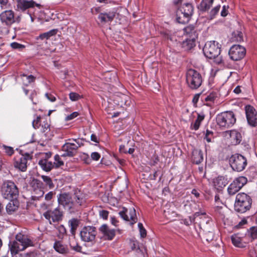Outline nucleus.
Segmentation results:
<instances>
[{
  "mask_svg": "<svg viewBox=\"0 0 257 257\" xmlns=\"http://www.w3.org/2000/svg\"><path fill=\"white\" fill-rule=\"evenodd\" d=\"M83 194L80 190L70 186H65V210L68 209L70 214L74 213L75 206L81 205Z\"/></svg>",
  "mask_w": 257,
  "mask_h": 257,
  "instance_id": "1",
  "label": "nucleus"
},
{
  "mask_svg": "<svg viewBox=\"0 0 257 257\" xmlns=\"http://www.w3.org/2000/svg\"><path fill=\"white\" fill-rule=\"evenodd\" d=\"M9 245L12 255L14 256L18 254L19 251L32 245V242L26 235L19 233L16 235V240L10 242Z\"/></svg>",
  "mask_w": 257,
  "mask_h": 257,
  "instance_id": "2",
  "label": "nucleus"
},
{
  "mask_svg": "<svg viewBox=\"0 0 257 257\" xmlns=\"http://www.w3.org/2000/svg\"><path fill=\"white\" fill-rule=\"evenodd\" d=\"M204 55L209 59H215V62L219 64L222 62V59L219 54L221 52V48L219 44L213 41L206 43L203 49Z\"/></svg>",
  "mask_w": 257,
  "mask_h": 257,
  "instance_id": "3",
  "label": "nucleus"
},
{
  "mask_svg": "<svg viewBox=\"0 0 257 257\" xmlns=\"http://www.w3.org/2000/svg\"><path fill=\"white\" fill-rule=\"evenodd\" d=\"M252 199L250 196L244 193H238L234 204V210L240 213H243L250 210Z\"/></svg>",
  "mask_w": 257,
  "mask_h": 257,
  "instance_id": "4",
  "label": "nucleus"
},
{
  "mask_svg": "<svg viewBox=\"0 0 257 257\" xmlns=\"http://www.w3.org/2000/svg\"><path fill=\"white\" fill-rule=\"evenodd\" d=\"M58 207L53 211H48L44 213L45 218L49 221L50 224L52 222L59 221L62 219L63 209L64 208V193H61L58 196Z\"/></svg>",
  "mask_w": 257,
  "mask_h": 257,
  "instance_id": "5",
  "label": "nucleus"
},
{
  "mask_svg": "<svg viewBox=\"0 0 257 257\" xmlns=\"http://www.w3.org/2000/svg\"><path fill=\"white\" fill-rule=\"evenodd\" d=\"M2 194L4 198L12 200L18 197L19 190L13 181L6 180L2 186Z\"/></svg>",
  "mask_w": 257,
  "mask_h": 257,
  "instance_id": "6",
  "label": "nucleus"
},
{
  "mask_svg": "<svg viewBox=\"0 0 257 257\" xmlns=\"http://www.w3.org/2000/svg\"><path fill=\"white\" fill-rule=\"evenodd\" d=\"M228 162L231 169L238 172L244 170L247 164L246 157L238 153L232 155L228 158Z\"/></svg>",
  "mask_w": 257,
  "mask_h": 257,
  "instance_id": "7",
  "label": "nucleus"
},
{
  "mask_svg": "<svg viewBox=\"0 0 257 257\" xmlns=\"http://www.w3.org/2000/svg\"><path fill=\"white\" fill-rule=\"evenodd\" d=\"M216 122L220 127L228 128L234 125L236 122L235 115L232 111H226L218 114L216 116Z\"/></svg>",
  "mask_w": 257,
  "mask_h": 257,
  "instance_id": "8",
  "label": "nucleus"
},
{
  "mask_svg": "<svg viewBox=\"0 0 257 257\" xmlns=\"http://www.w3.org/2000/svg\"><path fill=\"white\" fill-rule=\"evenodd\" d=\"M186 77L187 83L192 89H196L202 84V77L200 73L194 69H189L187 71Z\"/></svg>",
  "mask_w": 257,
  "mask_h": 257,
  "instance_id": "9",
  "label": "nucleus"
},
{
  "mask_svg": "<svg viewBox=\"0 0 257 257\" xmlns=\"http://www.w3.org/2000/svg\"><path fill=\"white\" fill-rule=\"evenodd\" d=\"M97 233V229L95 226H85L80 231V236L82 241L92 242L95 240Z\"/></svg>",
  "mask_w": 257,
  "mask_h": 257,
  "instance_id": "10",
  "label": "nucleus"
},
{
  "mask_svg": "<svg viewBox=\"0 0 257 257\" xmlns=\"http://www.w3.org/2000/svg\"><path fill=\"white\" fill-rule=\"evenodd\" d=\"M228 54L231 60L239 61L245 56L246 49L241 45H234L230 48Z\"/></svg>",
  "mask_w": 257,
  "mask_h": 257,
  "instance_id": "11",
  "label": "nucleus"
},
{
  "mask_svg": "<svg viewBox=\"0 0 257 257\" xmlns=\"http://www.w3.org/2000/svg\"><path fill=\"white\" fill-rule=\"evenodd\" d=\"M125 207H122V210L119 212L120 216L125 221H128L130 224L133 226L138 221V218L136 214V211L134 208H130L128 211Z\"/></svg>",
  "mask_w": 257,
  "mask_h": 257,
  "instance_id": "12",
  "label": "nucleus"
},
{
  "mask_svg": "<svg viewBox=\"0 0 257 257\" xmlns=\"http://www.w3.org/2000/svg\"><path fill=\"white\" fill-rule=\"evenodd\" d=\"M61 36V32L58 29H54L39 35L37 37V40L38 42L42 43V44H47L48 40L52 39L53 37H58L59 38Z\"/></svg>",
  "mask_w": 257,
  "mask_h": 257,
  "instance_id": "13",
  "label": "nucleus"
},
{
  "mask_svg": "<svg viewBox=\"0 0 257 257\" xmlns=\"http://www.w3.org/2000/svg\"><path fill=\"white\" fill-rule=\"evenodd\" d=\"M246 117L248 124L251 127L257 126V112L255 109L250 105L245 106Z\"/></svg>",
  "mask_w": 257,
  "mask_h": 257,
  "instance_id": "14",
  "label": "nucleus"
},
{
  "mask_svg": "<svg viewBox=\"0 0 257 257\" xmlns=\"http://www.w3.org/2000/svg\"><path fill=\"white\" fill-rule=\"evenodd\" d=\"M17 8L21 11H25L35 6L40 7V5L36 3L33 0H17Z\"/></svg>",
  "mask_w": 257,
  "mask_h": 257,
  "instance_id": "15",
  "label": "nucleus"
},
{
  "mask_svg": "<svg viewBox=\"0 0 257 257\" xmlns=\"http://www.w3.org/2000/svg\"><path fill=\"white\" fill-rule=\"evenodd\" d=\"M212 183L214 188L219 193L221 192L223 188L227 184V180L225 177L218 176L213 179Z\"/></svg>",
  "mask_w": 257,
  "mask_h": 257,
  "instance_id": "16",
  "label": "nucleus"
},
{
  "mask_svg": "<svg viewBox=\"0 0 257 257\" xmlns=\"http://www.w3.org/2000/svg\"><path fill=\"white\" fill-rule=\"evenodd\" d=\"M200 228L202 229L203 232L202 236V239L207 242H210L213 240L214 234L212 231V228L210 227H206L204 225L200 223Z\"/></svg>",
  "mask_w": 257,
  "mask_h": 257,
  "instance_id": "17",
  "label": "nucleus"
},
{
  "mask_svg": "<svg viewBox=\"0 0 257 257\" xmlns=\"http://www.w3.org/2000/svg\"><path fill=\"white\" fill-rule=\"evenodd\" d=\"M100 231L103 234L105 239L111 240L115 235V230L110 229L106 224H103L99 228Z\"/></svg>",
  "mask_w": 257,
  "mask_h": 257,
  "instance_id": "18",
  "label": "nucleus"
},
{
  "mask_svg": "<svg viewBox=\"0 0 257 257\" xmlns=\"http://www.w3.org/2000/svg\"><path fill=\"white\" fill-rule=\"evenodd\" d=\"M116 12L110 11L108 13H101L98 17V20L102 24L111 22L115 17Z\"/></svg>",
  "mask_w": 257,
  "mask_h": 257,
  "instance_id": "19",
  "label": "nucleus"
},
{
  "mask_svg": "<svg viewBox=\"0 0 257 257\" xmlns=\"http://www.w3.org/2000/svg\"><path fill=\"white\" fill-rule=\"evenodd\" d=\"M1 20L3 23L9 25L14 22V15L12 11H6L1 15Z\"/></svg>",
  "mask_w": 257,
  "mask_h": 257,
  "instance_id": "20",
  "label": "nucleus"
},
{
  "mask_svg": "<svg viewBox=\"0 0 257 257\" xmlns=\"http://www.w3.org/2000/svg\"><path fill=\"white\" fill-rule=\"evenodd\" d=\"M65 140V156L72 157L76 152L78 146L75 143H70Z\"/></svg>",
  "mask_w": 257,
  "mask_h": 257,
  "instance_id": "21",
  "label": "nucleus"
},
{
  "mask_svg": "<svg viewBox=\"0 0 257 257\" xmlns=\"http://www.w3.org/2000/svg\"><path fill=\"white\" fill-rule=\"evenodd\" d=\"M194 8L192 4L186 3L178 9L179 14H183L191 17L193 13Z\"/></svg>",
  "mask_w": 257,
  "mask_h": 257,
  "instance_id": "22",
  "label": "nucleus"
},
{
  "mask_svg": "<svg viewBox=\"0 0 257 257\" xmlns=\"http://www.w3.org/2000/svg\"><path fill=\"white\" fill-rule=\"evenodd\" d=\"M226 133L229 135L232 144L236 145L239 144L241 141V135L238 132L235 130H232L230 131H227Z\"/></svg>",
  "mask_w": 257,
  "mask_h": 257,
  "instance_id": "23",
  "label": "nucleus"
},
{
  "mask_svg": "<svg viewBox=\"0 0 257 257\" xmlns=\"http://www.w3.org/2000/svg\"><path fill=\"white\" fill-rule=\"evenodd\" d=\"M184 33L186 35H188L189 38L193 39H197L198 37V33L195 27L193 25H190L183 29Z\"/></svg>",
  "mask_w": 257,
  "mask_h": 257,
  "instance_id": "24",
  "label": "nucleus"
},
{
  "mask_svg": "<svg viewBox=\"0 0 257 257\" xmlns=\"http://www.w3.org/2000/svg\"><path fill=\"white\" fill-rule=\"evenodd\" d=\"M80 223V220L77 218H73L68 222L69 227L70 228V232L72 235H75L76 231Z\"/></svg>",
  "mask_w": 257,
  "mask_h": 257,
  "instance_id": "25",
  "label": "nucleus"
},
{
  "mask_svg": "<svg viewBox=\"0 0 257 257\" xmlns=\"http://www.w3.org/2000/svg\"><path fill=\"white\" fill-rule=\"evenodd\" d=\"M16 168L19 169L22 172H25L27 168V159L25 157H22L18 160L16 161L14 164Z\"/></svg>",
  "mask_w": 257,
  "mask_h": 257,
  "instance_id": "26",
  "label": "nucleus"
},
{
  "mask_svg": "<svg viewBox=\"0 0 257 257\" xmlns=\"http://www.w3.org/2000/svg\"><path fill=\"white\" fill-rule=\"evenodd\" d=\"M192 160L196 164L201 163L203 160L202 152L201 150H194L192 152Z\"/></svg>",
  "mask_w": 257,
  "mask_h": 257,
  "instance_id": "27",
  "label": "nucleus"
},
{
  "mask_svg": "<svg viewBox=\"0 0 257 257\" xmlns=\"http://www.w3.org/2000/svg\"><path fill=\"white\" fill-rule=\"evenodd\" d=\"M196 39L188 38L183 42L182 47L185 50L188 51L196 46L195 41Z\"/></svg>",
  "mask_w": 257,
  "mask_h": 257,
  "instance_id": "28",
  "label": "nucleus"
},
{
  "mask_svg": "<svg viewBox=\"0 0 257 257\" xmlns=\"http://www.w3.org/2000/svg\"><path fill=\"white\" fill-rule=\"evenodd\" d=\"M213 2L214 0H202L199 6L200 11L203 12L208 11Z\"/></svg>",
  "mask_w": 257,
  "mask_h": 257,
  "instance_id": "29",
  "label": "nucleus"
},
{
  "mask_svg": "<svg viewBox=\"0 0 257 257\" xmlns=\"http://www.w3.org/2000/svg\"><path fill=\"white\" fill-rule=\"evenodd\" d=\"M39 165L43 170L46 172L50 171L54 166L53 163L46 159L40 160Z\"/></svg>",
  "mask_w": 257,
  "mask_h": 257,
  "instance_id": "30",
  "label": "nucleus"
},
{
  "mask_svg": "<svg viewBox=\"0 0 257 257\" xmlns=\"http://www.w3.org/2000/svg\"><path fill=\"white\" fill-rule=\"evenodd\" d=\"M69 244L70 247L77 252L81 251V246H79L76 241V239L75 237V235H72L69 238Z\"/></svg>",
  "mask_w": 257,
  "mask_h": 257,
  "instance_id": "31",
  "label": "nucleus"
},
{
  "mask_svg": "<svg viewBox=\"0 0 257 257\" xmlns=\"http://www.w3.org/2000/svg\"><path fill=\"white\" fill-rule=\"evenodd\" d=\"M30 186L32 190L43 189V184L39 180L34 178H31Z\"/></svg>",
  "mask_w": 257,
  "mask_h": 257,
  "instance_id": "32",
  "label": "nucleus"
},
{
  "mask_svg": "<svg viewBox=\"0 0 257 257\" xmlns=\"http://www.w3.org/2000/svg\"><path fill=\"white\" fill-rule=\"evenodd\" d=\"M204 114H198L197 119L195 120V122L192 123L191 125V129L194 130L195 131L198 130L200 127L201 122L204 119Z\"/></svg>",
  "mask_w": 257,
  "mask_h": 257,
  "instance_id": "33",
  "label": "nucleus"
},
{
  "mask_svg": "<svg viewBox=\"0 0 257 257\" xmlns=\"http://www.w3.org/2000/svg\"><path fill=\"white\" fill-rule=\"evenodd\" d=\"M191 17L186 15L179 14L178 11H176V21L178 23L183 24H186L190 21Z\"/></svg>",
  "mask_w": 257,
  "mask_h": 257,
  "instance_id": "34",
  "label": "nucleus"
},
{
  "mask_svg": "<svg viewBox=\"0 0 257 257\" xmlns=\"http://www.w3.org/2000/svg\"><path fill=\"white\" fill-rule=\"evenodd\" d=\"M54 248L57 252L62 254L64 253V243L63 240L56 241L54 244Z\"/></svg>",
  "mask_w": 257,
  "mask_h": 257,
  "instance_id": "35",
  "label": "nucleus"
},
{
  "mask_svg": "<svg viewBox=\"0 0 257 257\" xmlns=\"http://www.w3.org/2000/svg\"><path fill=\"white\" fill-rule=\"evenodd\" d=\"M247 182V178L244 176H239L235 178L232 182L235 183L241 189Z\"/></svg>",
  "mask_w": 257,
  "mask_h": 257,
  "instance_id": "36",
  "label": "nucleus"
},
{
  "mask_svg": "<svg viewBox=\"0 0 257 257\" xmlns=\"http://www.w3.org/2000/svg\"><path fill=\"white\" fill-rule=\"evenodd\" d=\"M18 206L12 200L7 205L6 209L9 214H13L18 209Z\"/></svg>",
  "mask_w": 257,
  "mask_h": 257,
  "instance_id": "37",
  "label": "nucleus"
},
{
  "mask_svg": "<svg viewBox=\"0 0 257 257\" xmlns=\"http://www.w3.org/2000/svg\"><path fill=\"white\" fill-rule=\"evenodd\" d=\"M240 188L234 183L232 182L228 187L227 192L229 195H233L236 194L239 190Z\"/></svg>",
  "mask_w": 257,
  "mask_h": 257,
  "instance_id": "38",
  "label": "nucleus"
},
{
  "mask_svg": "<svg viewBox=\"0 0 257 257\" xmlns=\"http://www.w3.org/2000/svg\"><path fill=\"white\" fill-rule=\"evenodd\" d=\"M240 188L234 183L232 182L228 187L227 192L229 195H233L236 194L239 190Z\"/></svg>",
  "mask_w": 257,
  "mask_h": 257,
  "instance_id": "39",
  "label": "nucleus"
},
{
  "mask_svg": "<svg viewBox=\"0 0 257 257\" xmlns=\"http://www.w3.org/2000/svg\"><path fill=\"white\" fill-rule=\"evenodd\" d=\"M44 192L43 189L33 190L32 199L34 201L39 200L43 196Z\"/></svg>",
  "mask_w": 257,
  "mask_h": 257,
  "instance_id": "40",
  "label": "nucleus"
},
{
  "mask_svg": "<svg viewBox=\"0 0 257 257\" xmlns=\"http://www.w3.org/2000/svg\"><path fill=\"white\" fill-rule=\"evenodd\" d=\"M231 241L232 243L237 247H241L243 246L241 238L236 234L232 235Z\"/></svg>",
  "mask_w": 257,
  "mask_h": 257,
  "instance_id": "41",
  "label": "nucleus"
},
{
  "mask_svg": "<svg viewBox=\"0 0 257 257\" xmlns=\"http://www.w3.org/2000/svg\"><path fill=\"white\" fill-rule=\"evenodd\" d=\"M247 235L251 238L252 239L257 238V226H252L247 230Z\"/></svg>",
  "mask_w": 257,
  "mask_h": 257,
  "instance_id": "42",
  "label": "nucleus"
},
{
  "mask_svg": "<svg viewBox=\"0 0 257 257\" xmlns=\"http://www.w3.org/2000/svg\"><path fill=\"white\" fill-rule=\"evenodd\" d=\"M220 7V5H218L210 10L209 13V17L210 19L212 20L216 17L219 13Z\"/></svg>",
  "mask_w": 257,
  "mask_h": 257,
  "instance_id": "43",
  "label": "nucleus"
},
{
  "mask_svg": "<svg viewBox=\"0 0 257 257\" xmlns=\"http://www.w3.org/2000/svg\"><path fill=\"white\" fill-rule=\"evenodd\" d=\"M41 178L43 179V181L46 184V185L49 186L50 189H52L54 187V184L52 182V180L50 177L45 175H42Z\"/></svg>",
  "mask_w": 257,
  "mask_h": 257,
  "instance_id": "44",
  "label": "nucleus"
},
{
  "mask_svg": "<svg viewBox=\"0 0 257 257\" xmlns=\"http://www.w3.org/2000/svg\"><path fill=\"white\" fill-rule=\"evenodd\" d=\"M35 79V77L32 75L28 76L26 75H23L24 83L26 85H28L30 83L33 82Z\"/></svg>",
  "mask_w": 257,
  "mask_h": 257,
  "instance_id": "45",
  "label": "nucleus"
},
{
  "mask_svg": "<svg viewBox=\"0 0 257 257\" xmlns=\"http://www.w3.org/2000/svg\"><path fill=\"white\" fill-rule=\"evenodd\" d=\"M54 166L55 165L56 168L63 165V162L61 159V157L59 155H56L54 157V162L53 163Z\"/></svg>",
  "mask_w": 257,
  "mask_h": 257,
  "instance_id": "46",
  "label": "nucleus"
},
{
  "mask_svg": "<svg viewBox=\"0 0 257 257\" xmlns=\"http://www.w3.org/2000/svg\"><path fill=\"white\" fill-rule=\"evenodd\" d=\"M234 36L232 38L233 41L236 42H241L243 41L242 33L240 32H237V33H234L233 34Z\"/></svg>",
  "mask_w": 257,
  "mask_h": 257,
  "instance_id": "47",
  "label": "nucleus"
},
{
  "mask_svg": "<svg viewBox=\"0 0 257 257\" xmlns=\"http://www.w3.org/2000/svg\"><path fill=\"white\" fill-rule=\"evenodd\" d=\"M214 138V133L212 131L207 130L205 133V139L207 142H211L212 139Z\"/></svg>",
  "mask_w": 257,
  "mask_h": 257,
  "instance_id": "48",
  "label": "nucleus"
},
{
  "mask_svg": "<svg viewBox=\"0 0 257 257\" xmlns=\"http://www.w3.org/2000/svg\"><path fill=\"white\" fill-rule=\"evenodd\" d=\"M216 97V93L214 92H212L209 95L206 96L204 99L206 101L213 102Z\"/></svg>",
  "mask_w": 257,
  "mask_h": 257,
  "instance_id": "49",
  "label": "nucleus"
},
{
  "mask_svg": "<svg viewBox=\"0 0 257 257\" xmlns=\"http://www.w3.org/2000/svg\"><path fill=\"white\" fill-rule=\"evenodd\" d=\"M138 227L139 228L140 235L141 237L144 238L147 235V231L144 227L142 223H138Z\"/></svg>",
  "mask_w": 257,
  "mask_h": 257,
  "instance_id": "50",
  "label": "nucleus"
},
{
  "mask_svg": "<svg viewBox=\"0 0 257 257\" xmlns=\"http://www.w3.org/2000/svg\"><path fill=\"white\" fill-rule=\"evenodd\" d=\"M11 47L14 49L22 50L25 48V46L17 42H13L10 44Z\"/></svg>",
  "mask_w": 257,
  "mask_h": 257,
  "instance_id": "51",
  "label": "nucleus"
},
{
  "mask_svg": "<svg viewBox=\"0 0 257 257\" xmlns=\"http://www.w3.org/2000/svg\"><path fill=\"white\" fill-rule=\"evenodd\" d=\"M69 96L70 99L73 101H77L81 98V96L76 92H70Z\"/></svg>",
  "mask_w": 257,
  "mask_h": 257,
  "instance_id": "52",
  "label": "nucleus"
},
{
  "mask_svg": "<svg viewBox=\"0 0 257 257\" xmlns=\"http://www.w3.org/2000/svg\"><path fill=\"white\" fill-rule=\"evenodd\" d=\"M79 115V112L77 111H75L72 112L71 114L68 115L66 117H65V120H71L76 118Z\"/></svg>",
  "mask_w": 257,
  "mask_h": 257,
  "instance_id": "53",
  "label": "nucleus"
},
{
  "mask_svg": "<svg viewBox=\"0 0 257 257\" xmlns=\"http://www.w3.org/2000/svg\"><path fill=\"white\" fill-rule=\"evenodd\" d=\"M99 216L104 220H106L108 218L109 212L107 210H102L99 211Z\"/></svg>",
  "mask_w": 257,
  "mask_h": 257,
  "instance_id": "54",
  "label": "nucleus"
},
{
  "mask_svg": "<svg viewBox=\"0 0 257 257\" xmlns=\"http://www.w3.org/2000/svg\"><path fill=\"white\" fill-rule=\"evenodd\" d=\"M40 116H37L36 118L33 121L32 125L34 128L36 129L39 127V123L40 121Z\"/></svg>",
  "mask_w": 257,
  "mask_h": 257,
  "instance_id": "55",
  "label": "nucleus"
},
{
  "mask_svg": "<svg viewBox=\"0 0 257 257\" xmlns=\"http://www.w3.org/2000/svg\"><path fill=\"white\" fill-rule=\"evenodd\" d=\"M229 8L228 6H223L222 7V9L221 11L220 15L222 17H226L228 13V9Z\"/></svg>",
  "mask_w": 257,
  "mask_h": 257,
  "instance_id": "56",
  "label": "nucleus"
},
{
  "mask_svg": "<svg viewBox=\"0 0 257 257\" xmlns=\"http://www.w3.org/2000/svg\"><path fill=\"white\" fill-rule=\"evenodd\" d=\"M5 152L9 156H11L14 152L12 147L4 146Z\"/></svg>",
  "mask_w": 257,
  "mask_h": 257,
  "instance_id": "57",
  "label": "nucleus"
},
{
  "mask_svg": "<svg viewBox=\"0 0 257 257\" xmlns=\"http://www.w3.org/2000/svg\"><path fill=\"white\" fill-rule=\"evenodd\" d=\"M45 96L51 102H54L56 100V97L51 93H46Z\"/></svg>",
  "mask_w": 257,
  "mask_h": 257,
  "instance_id": "58",
  "label": "nucleus"
},
{
  "mask_svg": "<svg viewBox=\"0 0 257 257\" xmlns=\"http://www.w3.org/2000/svg\"><path fill=\"white\" fill-rule=\"evenodd\" d=\"M42 131L43 133H47L50 131V125L47 123L42 125Z\"/></svg>",
  "mask_w": 257,
  "mask_h": 257,
  "instance_id": "59",
  "label": "nucleus"
},
{
  "mask_svg": "<svg viewBox=\"0 0 257 257\" xmlns=\"http://www.w3.org/2000/svg\"><path fill=\"white\" fill-rule=\"evenodd\" d=\"M91 158L94 161H98L100 158V155L97 152H93L91 154Z\"/></svg>",
  "mask_w": 257,
  "mask_h": 257,
  "instance_id": "60",
  "label": "nucleus"
},
{
  "mask_svg": "<svg viewBox=\"0 0 257 257\" xmlns=\"http://www.w3.org/2000/svg\"><path fill=\"white\" fill-rule=\"evenodd\" d=\"M247 220L245 218L242 219L238 224H237L235 227L236 228H240L242 227V226L246 224L247 223Z\"/></svg>",
  "mask_w": 257,
  "mask_h": 257,
  "instance_id": "61",
  "label": "nucleus"
},
{
  "mask_svg": "<svg viewBox=\"0 0 257 257\" xmlns=\"http://www.w3.org/2000/svg\"><path fill=\"white\" fill-rule=\"evenodd\" d=\"M83 160L84 162L87 164H89L90 163V159L87 155L84 154V156L83 158Z\"/></svg>",
  "mask_w": 257,
  "mask_h": 257,
  "instance_id": "62",
  "label": "nucleus"
},
{
  "mask_svg": "<svg viewBox=\"0 0 257 257\" xmlns=\"http://www.w3.org/2000/svg\"><path fill=\"white\" fill-rule=\"evenodd\" d=\"M53 195V193L52 192H49V193L46 194L45 196V199L47 201L50 200L52 198Z\"/></svg>",
  "mask_w": 257,
  "mask_h": 257,
  "instance_id": "63",
  "label": "nucleus"
},
{
  "mask_svg": "<svg viewBox=\"0 0 257 257\" xmlns=\"http://www.w3.org/2000/svg\"><path fill=\"white\" fill-rule=\"evenodd\" d=\"M200 94H195L192 99V102L194 104H196L197 102L198 101L199 98Z\"/></svg>",
  "mask_w": 257,
  "mask_h": 257,
  "instance_id": "64",
  "label": "nucleus"
}]
</instances>
